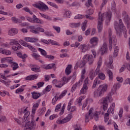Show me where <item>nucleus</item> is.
I'll return each instance as SVG.
<instances>
[{"mask_svg":"<svg viewBox=\"0 0 130 130\" xmlns=\"http://www.w3.org/2000/svg\"><path fill=\"white\" fill-rule=\"evenodd\" d=\"M27 108H28V107L24 110L23 113H24V115L22 121V122L26 123L24 127V130H35L36 127L35 121L31 120L30 121L28 120V117H29V115H30V112L27 110Z\"/></svg>","mask_w":130,"mask_h":130,"instance_id":"obj_1","label":"nucleus"},{"mask_svg":"<svg viewBox=\"0 0 130 130\" xmlns=\"http://www.w3.org/2000/svg\"><path fill=\"white\" fill-rule=\"evenodd\" d=\"M119 24L117 22H114L115 29L116 31L117 36H120L121 32L124 34L125 38H127V30L122 23L121 19L119 20Z\"/></svg>","mask_w":130,"mask_h":130,"instance_id":"obj_2","label":"nucleus"},{"mask_svg":"<svg viewBox=\"0 0 130 130\" xmlns=\"http://www.w3.org/2000/svg\"><path fill=\"white\" fill-rule=\"evenodd\" d=\"M105 18H106L107 20L110 21V19H111V13L105 12L104 14H101V12H100L99 13V19L98 23V29L99 32H101V31H102V29H103V24L102 22Z\"/></svg>","mask_w":130,"mask_h":130,"instance_id":"obj_3","label":"nucleus"},{"mask_svg":"<svg viewBox=\"0 0 130 130\" xmlns=\"http://www.w3.org/2000/svg\"><path fill=\"white\" fill-rule=\"evenodd\" d=\"M107 88H108V85L106 84L100 85L93 93L94 97H102L104 95V93L107 91Z\"/></svg>","mask_w":130,"mask_h":130,"instance_id":"obj_4","label":"nucleus"},{"mask_svg":"<svg viewBox=\"0 0 130 130\" xmlns=\"http://www.w3.org/2000/svg\"><path fill=\"white\" fill-rule=\"evenodd\" d=\"M87 62H88L89 64H92L94 62V57L92 55L86 54L83 57V60L80 63V67L84 68Z\"/></svg>","mask_w":130,"mask_h":130,"instance_id":"obj_5","label":"nucleus"},{"mask_svg":"<svg viewBox=\"0 0 130 130\" xmlns=\"http://www.w3.org/2000/svg\"><path fill=\"white\" fill-rule=\"evenodd\" d=\"M109 47L110 51H111V50L112 49V45H116V42H117V40L115 38V37L112 36V30L110 28L109 29Z\"/></svg>","mask_w":130,"mask_h":130,"instance_id":"obj_6","label":"nucleus"},{"mask_svg":"<svg viewBox=\"0 0 130 130\" xmlns=\"http://www.w3.org/2000/svg\"><path fill=\"white\" fill-rule=\"evenodd\" d=\"M99 79L102 80H105V74L103 73H100L99 74V77H96L93 82V84L92 86V89H95L97 85L101 84V81H100Z\"/></svg>","mask_w":130,"mask_h":130,"instance_id":"obj_7","label":"nucleus"},{"mask_svg":"<svg viewBox=\"0 0 130 130\" xmlns=\"http://www.w3.org/2000/svg\"><path fill=\"white\" fill-rule=\"evenodd\" d=\"M33 7L39 9L43 12H46L47 10H49L48 6L41 1L39 2L37 4H33Z\"/></svg>","mask_w":130,"mask_h":130,"instance_id":"obj_8","label":"nucleus"},{"mask_svg":"<svg viewBox=\"0 0 130 130\" xmlns=\"http://www.w3.org/2000/svg\"><path fill=\"white\" fill-rule=\"evenodd\" d=\"M115 107V104L114 103L112 104V105L110 107L107 111V113L105 114V122H107L109 119V112H111L112 114L114 113V108Z\"/></svg>","mask_w":130,"mask_h":130,"instance_id":"obj_9","label":"nucleus"},{"mask_svg":"<svg viewBox=\"0 0 130 130\" xmlns=\"http://www.w3.org/2000/svg\"><path fill=\"white\" fill-rule=\"evenodd\" d=\"M89 82V78L87 77L84 82L82 88L80 90V94H86L89 87H88V83Z\"/></svg>","mask_w":130,"mask_h":130,"instance_id":"obj_10","label":"nucleus"},{"mask_svg":"<svg viewBox=\"0 0 130 130\" xmlns=\"http://www.w3.org/2000/svg\"><path fill=\"white\" fill-rule=\"evenodd\" d=\"M30 31L34 34H39V32H44V29L38 27H36L35 26H29Z\"/></svg>","mask_w":130,"mask_h":130,"instance_id":"obj_11","label":"nucleus"},{"mask_svg":"<svg viewBox=\"0 0 130 130\" xmlns=\"http://www.w3.org/2000/svg\"><path fill=\"white\" fill-rule=\"evenodd\" d=\"M122 18L125 24H126V25L128 26L130 24V18L127 13H126V12L124 11L122 12Z\"/></svg>","mask_w":130,"mask_h":130,"instance_id":"obj_12","label":"nucleus"},{"mask_svg":"<svg viewBox=\"0 0 130 130\" xmlns=\"http://www.w3.org/2000/svg\"><path fill=\"white\" fill-rule=\"evenodd\" d=\"M19 42L20 44H21V45H23V46H25V47H28V48H29V49H30V50L33 52H37V50H36L35 48L33 47V46L28 44V43H27L26 42L22 40H20Z\"/></svg>","mask_w":130,"mask_h":130,"instance_id":"obj_13","label":"nucleus"},{"mask_svg":"<svg viewBox=\"0 0 130 130\" xmlns=\"http://www.w3.org/2000/svg\"><path fill=\"white\" fill-rule=\"evenodd\" d=\"M89 42L90 44V45H89L90 48H94V47L98 44V38L93 37L91 38Z\"/></svg>","mask_w":130,"mask_h":130,"instance_id":"obj_14","label":"nucleus"},{"mask_svg":"<svg viewBox=\"0 0 130 130\" xmlns=\"http://www.w3.org/2000/svg\"><path fill=\"white\" fill-rule=\"evenodd\" d=\"M90 46L86 45V44L80 45L78 47V49L81 50V52H86L87 50H89Z\"/></svg>","mask_w":130,"mask_h":130,"instance_id":"obj_15","label":"nucleus"},{"mask_svg":"<svg viewBox=\"0 0 130 130\" xmlns=\"http://www.w3.org/2000/svg\"><path fill=\"white\" fill-rule=\"evenodd\" d=\"M83 83V80L82 79H80L78 82H76L72 87L71 89V92H75L76 91V89H77V87H80L82 86V84Z\"/></svg>","mask_w":130,"mask_h":130,"instance_id":"obj_16","label":"nucleus"},{"mask_svg":"<svg viewBox=\"0 0 130 130\" xmlns=\"http://www.w3.org/2000/svg\"><path fill=\"white\" fill-rule=\"evenodd\" d=\"M101 54H104V53H107L108 51V48H107V44L106 43H104L102 48L101 49Z\"/></svg>","mask_w":130,"mask_h":130,"instance_id":"obj_17","label":"nucleus"},{"mask_svg":"<svg viewBox=\"0 0 130 130\" xmlns=\"http://www.w3.org/2000/svg\"><path fill=\"white\" fill-rule=\"evenodd\" d=\"M67 110H68V111H71V113H72V112L77 111V108L76 106H72V102H70L68 103Z\"/></svg>","mask_w":130,"mask_h":130,"instance_id":"obj_18","label":"nucleus"},{"mask_svg":"<svg viewBox=\"0 0 130 130\" xmlns=\"http://www.w3.org/2000/svg\"><path fill=\"white\" fill-rule=\"evenodd\" d=\"M93 109L90 108L89 112L88 114H86L85 115V122H89V118H90V119H92L93 118L92 117V111Z\"/></svg>","mask_w":130,"mask_h":130,"instance_id":"obj_19","label":"nucleus"},{"mask_svg":"<svg viewBox=\"0 0 130 130\" xmlns=\"http://www.w3.org/2000/svg\"><path fill=\"white\" fill-rule=\"evenodd\" d=\"M18 30L16 28H11L8 31V35L10 36H14L16 34H18Z\"/></svg>","mask_w":130,"mask_h":130,"instance_id":"obj_20","label":"nucleus"},{"mask_svg":"<svg viewBox=\"0 0 130 130\" xmlns=\"http://www.w3.org/2000/svg\"><path fill=\"white\" fill-rule=\"evenodd\" d=\"M68 83L67 81V78L66 77H63L62 78V82L60 84L56 85L55 87L57 88H61L63 86V85H66Z\"/></svg>","mask_w":130,"mask_h":130,"instance_id":"obj_21","label":"nucleus"},{"mask_svg":"<svg viewBox=\"0 0 130 130\" xmlns=\"http://www.w3.org/2000/svg\"><path fill=\"white\" fill-rule=\"evenodd\" d=\"M24 40L27 42L35 43L38 41V39L34 38H30V37H25L24 38Z\"/></svg>","mask_w":130,"mask_h":130,"instance_id":"obj_22","label":"nucleus"},{"mask_svg":"<svg viewBox=\"0 0 130 130\" xmlns=\"http://www.w3.org/2000/svg\"><path fill=\"white\" fill-rule=\"evenodd\" d=\"M31 94L32 95V98L33 99H35V100H37V99H38V98H39V97L41 96V93H38L36 91H33L31 92Z\"/></svg>","mask_w":130,"mask_h":130,"instance_id":"obj_23","label":"nucleus"},{"mask_svg":"<svg viewBox=\"0 0 130 130\" xmlns=\"http://www.w3.org/2000/svg\"><path fill=\"white\" fill-rule=\"evenodd\" d=\"M38 78V75H37V74H35L26 77L25 80H26V81H33L34 80H36V79H37Z\"/></svg>","mask_w":130,"mask_h":130,"instance_id":"obj_24","label":"nucleus"},{"mask_svg":"<svg viewBox=\"0 0 130 130\" xmlns=\"http://www.w3.org/2000/svg\"><path fill=\"white\" fill-rule=\"evenodd\" d=\"M110 101L109 96H106L102 99V102L104 105H108Z\"/></svg>","mask_w":130,"mask_h":130,"instance_id":"obj_25","label":"nucleus"},{"mask_svg":"<svg viewBox=\"0 0 130 130\" xmlns=\"http://www.w3.org/2000/svg\"><path fill=\"white\" fill-rule=\"evenodd\" d=\"M51 69H53L54 71L56 70V67L55 66V63H53L51 64H48L46 66V70H51Z\"/></svg>","mask_w":130,"mask_h":130,"instance_id":"obj_26","label":"nucleus"},{"mask_svg":"<svg viewBox=\"0 0 130 130\" xmlns=\"http://www.w3.org/2000/svg\"><path fill=\"white\" fill-rule=\"evenodd\" d=\"M69 121V119H68L67 117H66L64 119H62L61 120H57L56 121V123H57V124H62L63 123H66V122H68Z\"/></svg>","mask_w":130,"mask_h":130,"instance_id":"obj_27","label":"nucleus"},{"mask_svg":"<svg viewBox=\"0 0 130 130\" xmlns=\"http://www.w3.org/2000/svg\"><path fill=\"white\" fill-rule=\"evenodd\" d=\"M71 69H72V64H68L65 70L66 75H70V74L72 73V71H71Z\"/></svg>","mask_w":130,"mask_h":130,"instance_id":"obj_28","label":"nucleus"},{"mask_svg":"<svg viewBox=\"0 0 130 130\" xmlns=\"http://www.w3.org/2000/svg\"><path fill=\"white\" fill-rule=\"evenodd\" d=\"M101 67V63L99 62H98V65L96 69L95 70V72H94V74L97 76V75H98V74H99V73H100V68Z\"/></svg>","mask_w":130,"mask_h":130,"instance_id":"obj_29","label":"nucleus"},{"mask_svg":"<svg viewBox=\"0 0 130 130\" xmlns=\"http://www.w3.org/2000/svg\"><path fill=\"white\" fill-rule=\"evenodd\" d=\"M0 82L1 83H2L3 84H4V85H6L7 87H10V83H11L10 80H8V81H6L0 78Z\"/></svg>","mask_w":130,"mask_h":130,"instance_id":"obj_30","label":"nucleus"},{"mask_svg":"<svg viewBox=\"0 0 130 130\" xmlns=\"http://www.w3.org/2000/svg\"><path fill=\"white\" fill-rule=\"evenodd\" d=\"M107 74L109 75V81H112L113 80V74L110 70L107 71Z\"/></svg>","mask_w":130,"mask_h":130,"instance_id":"obj_31","label":"nucleus"},{"mask_svg":"<svg viewBox=\"0 0 130 130\" xmlns=\"http://www.w3.org/2000/svg\"><path fill=\"white\" fill-rule=\"evenodd\" d=\"M81 23L80 22L78 23H70V27L71 28H78V27H80Z\"/></svg>","mask_w":130,"mask_h":130,"instance_id":"obj_32","label":"nucleus"},{"mask_svg":"<svg viewBox=\"0 0 130 130\" xmlns=\"http://www.w3.org/2000/svg\"><path fill=\"white\" fill-rule=\"evenodd\" d=\"M38 106H39V104H38V103H36L35 105H34L32 109V114H35V112L36 111V110H37Z\"/></svg>","mask_w":130,"mask_h":130,"instance_id":"obj_33","label":"nucleus"},{"mask_svg":"<svg viewBox=\"0 0 130 130\" xmlns=\"http://www.w3.org/2000/svg\"><path fill=\"white\" fill-rule=\"evenodd\" d=\"M1 51L3 54H6V55H11L12 54V52L9 50H2Z\"/></svg>","mask_w":130,"mask_h":130,"instance_id":"obj_34","label":"nucleus"},{"mask_svg":"<svg viewBox=\"0 0 130 130\" xmlns=\"http://www.w3.org/2000/svg\"><path fill=\"white\" fill-rule=\"evenodd\" d=\"M11 68L13 69V71H16L17 69H19V65L16 62H13L11 64Z\"/></svg>","mask_w":130,"mask_h":130,"instance_id":"obj_35","label":"nucleus"},{"mask_svg":"<svg viewBox=\"0 0 130 130\" xmlns=\"http://www.w3.org/2000/svg\"><path fill=\"white\" fill-rule=\"evenodd\" d=\"M95 77H96V75L95 73H94V70H91L89 73V78L92 80Z\"/></svg>","mask_w":130,"mask_h":130,"instance_id":"obj_36","label":"nucleus"},{"mask_svg":"<svg viewBox=\"0 0 130 130\" xmlns=\"http://www.w3.org/2000/svg\"><path fill=\"white\" fill-rule=\"evenodd\" d=\"M88 22L87 20H85L84 22L82 23V30L84 31L85 30H86V28H87V23Z\"/></svg>","mask_w":130,"mask_h":130,"instance_id":"obj_37","label":"nucleus"},{"mask_svg":"<svg viewBox=\"0 0 130 130\" xmlns=\"http://www.w3.org/2000/svg\"><path fill=\"white\" fill-rule=\"evenodd\" d=\"M47 4L51 6V7H53V8H55V9H58V6L55 4V3H53L51 2H48Z\"/></svg>","mask_w":130,"mask_h":130,"instance_id":"obj_38","label":"nucleus"},{"mask_svg":"<svg viewBox=\"0 0 130 130\" xmlns=\"http://www.w3.org/2000/svg\"><path fill=\"white\" fill-rule=\"evenodd\" d=\"M39 50L40 51V52L41 53V54L42 55H43L44 56H45V57H46V56H47V53H46V51L45 50H44V49H42L41 48H39Z\"/></svg>","mask_w":130,"mask_h":130,"instance_id":"obj_39","label":"nucleus"},{"mask_svg":"<svg viewBox=\"0 0 130 130\" xmlns=\"http://www.w3.org/2000/svg\"><path fill=\"white\" fill-rule=\"evenodd\" d=\"M21 47H22V46H21V45H17L15 46H12V49H13V50H19V49H21Z\"/></svg>","mask_w":130,"mask_h":130,"instance_id":"obj_40","label":"nucleus"},{"mask_svg":"<svg viewBox=\"0 0 130 130\" xmlns=\"http://www.w3.org/2000/svg\"><path fill=\"white\" fill-rule=\"evenodd\" d=\"M58 99H59V96L57 97L56 96H55L52 100V103L53 105H55V103H56V101H57V100H58Z\"/></svg>","mask_w":130,"mask_h":130,"instance_id":"obj_41","label":"nucleus"},{"mask_svg":"<svg viewBox=\"0 0 130 130\" xmlns=\"http://www.w3.org/2000/svg\"><path fill=\"white\" fill-rule=\"evenodd\" d=\"M20 44L16 40H13L11 42H10V45H19Z\"/></svg>","mask_w":130,"mask_h":130,"instance_id":"obj_42","label":"nucleus"},{"mask_svg":"<svg viewBox=\"0 0 130 130\" xmlns=\"http://www.w3.org/2000/svg\"><path fill=\"white\" fill-rule=\"evenodd\" d=\"M68 92L67 90H65L63 91L61 93V94L59 96V99H61L62 97H64L66 96V94H67V92Z\"/></svg>","mask_w":130,"mask_h":130,"instance_id":"obj_43","label":"nucleus"},{"mask_svg":"<svg viewBox=\"0 0 130 130\" xmlns=\"http://www.w3.org/2000/svg\"><path fill=\"white\" fill-rule=\"evenodd\" d=\"M113 62V60L112 59V57H110L109 58V64L110 66V69H113V66H112V63Z\"/></svg>","mask_w":130,"mask_h":130,"instance_id":"obj_44","label":"nucleus"},{"mask_svg":"<svg viewBox=\"0 0 130 130\" xmlns=\"http://www.w3.org/2000/svg\"><path fill=\"white\" fill-rule=\"evenodd\" d=\"M118 54V47L116 46L115 47L113 55L114 56H117Z\"/></svg>","mask_w":130,"mask_h":130,"instance_id":"obj_45","label":"nucleus"},{"mask_svg":"<svg viewBox=\"0 0 130 130\" xmlns=\"http://www.w3.org/2000/svg\"><path fill=\"white\" fill-rule=\"evenodd\" d=\"M112 10L113 12H115V10H116V6L114 1L112 2Z\"/></svg>","mask_w":130,"mask_h":130,"instance_id":"obj_46","label":"nucleus"},{"mask_svg":"<svg viewBox=\"0 0 130 130\" xmlns=\"http://www.w3.org/2000/svg\"><path fill=\"white\" fill-rule=\"evenodd\" d=\"M83 18H84V15L78 14L74 17V19H75V20H81V19H83Z\"/></svg>","mask_w":130,"mask_h":130,"instance_id":"obj_47","label":"nucleus"},{"mask_svg":"<svg viewBox=\"0 0 130 130\" xmlns=\"http://www.w3.org/2000/svg\"><path fill=\"white\" fill-rule=\"evenodd\" d=\"M53 28L56 31L57 33H60V27L53 25Z\"/></svg>","mask_w":130,"mask_h":130,"instance_id":"obj_48","label":"nucleus"},{"mask_svg":"<svg viewBox=\"0 0 130 130\" xmlns=\"http://www.w3.org/2000/svg\"><path fill=\"white\" fill-rule=\"evenodd\" d=\"M23 10L27 13H29V14H30V15H33V12H32L31 11H30V9H29V8L25 7L23 8Z\"/></svg>","mask_w":130,"mask_h":130,"instance_id":"obj_49","label":"nucleus"},{"mask_svg":"<svg viewBox=\"0 0 130 130\" xmlns=\"http://www.w3.org/2000/svg\"><path fill=\"white\" fill-rule=\"evenodd\" d=\"M85 74H86V70L84 69L83 70H82V71L81 72V79L80 80H83V79H84Z\"/></svg>","mask_w":130,"mask_h":130,"instance_id":"obj_50","label":"nucleus"},{"mask_svg":"<svg viewBox=\"0 0 130 130\" xmlns=\"http://www.w3.org/2000/svg\"><path fill=\"white\" fill-rule=\"evenodd\" d=\"M71 11H67L66 12L65 14H64V16L66 18H70V16H71Z\"/></svg>","mask_w":130,"mask_h":130,"instance_id":"obj_51","label":"nucleus"},{"mask_svg":"<svg viewBox=\"0 0 130 130\" xmlns=\"http://www.w3.org/2000/svg\"><path fill=\"white\" fill-rule=\"evenodd\" d=\"M13 59L12 57H6V61H8L9 63H13Z\"/></svg>","mask_w":130,"mask_h":130,"instance_id":"obj_52","label":"nucleus"},{"mask_svg":"<svg viewBox=\"0 0 130 130\" xmlns=\"http://www.w3.org/2000/svg\"><path fill=\"white\" fill-rule=\"evenodd\" d=\"M39 70H40V67L31 68V71H32L33 72H35L36 73L39 72Z\"/></svg>","mask_w":130,"mask_h":130,"instance_id":"obj_53","label":"nucleus"},{"mask_svg":"<svg viewBox=\"0 0 130 130\" xmlns=\"http://www.w3.org/2000/svg\"><path fill=\"white\" fill-rule=\"evenodd\" d=\"M65 108H66V105H65V104H64L63 105V106H62V109L61 110V112L59 113L60 115H62V114H63V112H64Z\"/></svg>","mask_w":130,"mask_h":130,"instance_id":"obj_54","label":"nucleus"},{"mask_svg":"<svg viewBox=\"0 0 130 130\" xmlns=\"http://www.w3.org/2000/svg\"><path fill=\"white\" fill-rule=\"evenodd\" d=\"M24 91V88H19L17 89H16L15 93L18 94V93H21Z\"/></svg>","mask_w":130,"mask_h":130,"instance_id":"obj_55","label":"nucleus"},{"mask_svg":"<svg viewBox=\"0 0 130 130\" xmlns=\"http://www.w3.org/2000/svg\"><path fill=\"white\" fill-rule=\"evenodd\" d=\"M49 41L50 42V43L52 44V45H58V44H57V42H55V41H53L52 40H49Z\"/></svg>","mask_w":130,"mask_h":130,"instance_id":"obj_56","label":"nucleus"},{"mask_svg":"<svg viewBox=\"0 0 130 130\" xmlns=\"http://www.w3.org/2000/svg\"><path fill=\"white\" fill-rule=\"evenodd\" d=\"M123 113V109H122V108H121L120 109V111L119 112V117H120V118L122 117Z\"/></svg>","mask_w":130,"mask_h":130,"instance_id":"obj_57","label":"nucleus"},{"mask_svg":"<svg viewBox=\"0 0 130 130\" xmlns=\"http://www.w3.org/2000/svg\"><path fill=\"white\" fill-rule=\"evenodd\" d=\"M116 80L118 82H119V83H122V82H123V79L121 77H117L116 78Z\"/></svg>","mask_w":130,"mask_h":130,"instance_id":"obj_58","label":"nucleus"},{"mask_svg":"<svg viewBox=\"0 0 130 130\" xmlns=\"http://www.w3.org/2000/svg\"><path fill=\"white\" fill-rule=\"evenodd\" d=\"M66 118L67 119H69V121H70V120H71V119L73 118V114L72 113H70V114H69L68 116L66 117Z\"/></svg>","mask_w":130,"mask_h":130,"instance_id":"obj_59","label":"nucleus"},{"mask_svg":"<svg viewBox=\"0 0 130 130\" xmlns=\"http://www.w3.org/2000/svg\"><path fill=\"white\" fill-rule=\"evenodd\" d=\"M93 118H94L95 121H98L99 120V116H98V114H94L93 115Z\"/></svg>","mask_w":130,"mask_h":130,"instance_id":"obj_60","label":"nucleus"},{"mask_svg":"<svg viewBox=\"0 0 130 130\" xmlns=\"http://www.w3.org/2000/svg\"><path fill=\"white\" fill-rule=\"evenodd\" d=\"M94 13V11L92 9H89L87 11V14L88 15H92V14Z\"/></svg>","mask_w":130,"mask_h":130,"instance_id":"obj_61","label":"nucleus"},{"mask_svg":"<svg viewBox=\"0 0 130 130\" xmlns=\"http://www.w3.org/2000/svg\"><path fill=\"white\" fill-rule=\"evenodd\" d=\"M107 3V1L106 0H103V3L101 6V10H102V9L103 8V7H104V5H106Z\"/></svg>","mask_w":130,"mask_h":130,"instance_id":"obj_62","label":"nucleus"},{"mask_svg":"<svg viewBox=\"0 0 130 130\" xmlns=\"http://www.w3.org/2000/svg\"><path fill=\"white\" fill-rule=\"evenodd\" d=\"M44 85V82H40L37 83V86L38 88H41Z\"/></svg>","mask_w":130,"mask_h":130,"instance_id":"obj_63","label":"nucleus"},{"mask_svg":"<svg viewBox=\"0 0 130 130\" xmlns=\"http://www.w3.org/2000/svg\"><path fill=\"white\" fill-rule=\"evenodd\" d=\"M125 70V66L123 65L121 69L119 70V73H122V72H124Z\"/></svg>","mask_w":130,"mask_h":130,"instance_id":"obj_64","label":"nucleus"}]
</instances>
